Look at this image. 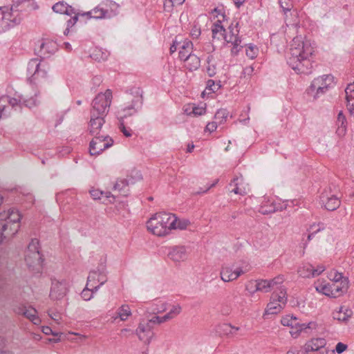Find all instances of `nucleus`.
<instances>
[{
  "label": "nucleus",
  "mask_w": 354,
  "mask_h": 354,
  "mask_svg": "<svg viewBox=\"0 0 354 354\" xmlns=\"http://www.w3.org/2000/svg\"><path fill=\"white\" fill-rule=\"evenodd\" d=\"M313 53L310 41L304 40L301 36H297L291 41L287 62L297 73L309 74L312 68L309 57Z\"/></svg>",
  "instance_id": "obj_1"
},
{
  "label": "nucleus",
  "mask_w": 354,
  "mask_h": 354,
  "mask_svg": "<svg viewBox=\"0 0 354 354\" xmlns=\"http://www.w3.org/2000/svg\"><path fill=\"white\" fill-rule=\"evenodd\" d=\"M238 26L239 23H236L234 26L232 24L228 27V33L226 32V30L221 24V20H217L214 22L212 27L213 39H217L218 40L223 39L226 42L232 44L231 53L233 55H236L243 47L241 45V37L239 36V29Z\"/></svg>",
  "instance_id": "obj_2"
},
{
  "label": "nucleus",
  "mask_w": 354,
  "mask_h": 354,
  "mask_svg": "<svg viewBox=\"0 0 354 354\" xmlns=\"http://www.w3.org/2000/svg\"><path fill=\"white\" fill-rule=\"evenodd\" d=\"M177 217L175 214L161 212L153 215L147 223L148 230L154 235L163 236L175 230Z\"/></svg>",
  "instance_id": "obj_3"
},
{
  "label": "nucleus",
  "mask_w": 354,
  "mask_h": 354,
  "mask_svg": "<svg viewBox=\"0 0 354 354\" xmlns=\"http://www.w3.org/2000/svg\"><path fill=\"white\" fill-rule=\"evenodd\" d=\"M21 218V214L15 208L0 213V243L3 239L12 236L18 232Z\"/></svg>",
  "instance_id": "obj_4"
},
{
  "label": "nucleus",
  "mask_w": 354,
  "mask_h": 354,
  "mask_svg": "<svg viewBox=\"0 0 354 354\" xmlns=\"http://www.w3.org/2000/svg\"><path fill=\"white\" fill-rule=\"evenodd\" d=\"M112 101V92L107 89L104 93H99L92 102L91 115L93 117L100 116L104 118L109 112Z\"/></svg>",
  "instance_id": "obj_5"
},
{
  "label": "nucleus",
  "mask_w": 354,
  "mask_h": 354,
  "mask_svg": "<svg viewBox=\"0 0 354 354\" xmlns=\"http://www.w3.org/2000/svg\"><path fill=\"white\" fill-rule=\"evenodd\" d=\"M118 5L112 1L107 0L88 12H82V17L86 19L111 18L117 14Z\"/></svg>",
  "instance_id": "obj_6"
},
{
  "label": "nucleus",
  "mask_w": 354,
  "mask_h": 354,
  "mask_svg": "<svg viewBox=\"0 0 354 354\" xmlns=\"http://www.w3.org/2000/svg\"><path fill=\"white\" fill-rule=\"evenodd\" d=\"M281 323L283 326L290 327V333L294 338H297L302 332L308 333L310 330L315 329L317 326L314 322L300 324L297 318L292 316L283 317Z\"/></svg>",
  "instance_id": "obj_7"
},
{
  "label": "nucleus",
  "mask_w": 354,
  "mask_h": 354,
  "mask_svg": "<svg viewBox=\"0 0 354 354\" xmlns=\"http://www.w3.org/2000/svg\"><path fill=\"white\" fill-rule=\"evenodd\" d=\"M21 21L20 14L12 7L10 10L7 7H0V33L20 24Z\"/></svg>",
  "instance_id": "obj_8"
},
{
  "label": "nucleus",
  "mask_w": 354,
  "mask_h": 354,
  "mask_svg": "<svg viewBox=\"0 0 354 354\" xmlns=\"http://www.w3.org/2000/svg\"><path fill=\"white\" fill-rule=\"evenodd\" d=\"M49 66L44 62L38 59H32L28 64L27 71L30 75L28 80L30 83H35L47 77Z\"/></svg>",
  "instance_id": "obj_9"
},
{
  "label": "nucleus",
  "mask_w": 354,
  "mask_h": 354,
  "mask_svg": "<svg viewBox=\"0 0 354 354\" xmlns=\"http://www.w3.org/2000/svg\"><path fill=\"white\" fill-rule=\"evenodd\" d=\"M142 91L140 88H138L131 100V104L118 111V118L123 120L124 118L135 115L142 109Z\"/></svg>",
  "instance_id": "obj_10"
},
{
  "label": "nucleus",
  "mask_w": 354,
  "mask_h": 354,
  "mask_svg": "<svg viewBox=\"0 0 354 354\" xmlns=\"http://www.w3.org/2000/svg\"><path fill=\"white\" fill-rule=\"evenodd\" d=\"M334 77L331 75H326L315 78L308 89L309 94H314V97H319L324 94L333 84Z\"/></svg>",
  "instance_id": "obj_11"
},
{
  "label": "nucleus",
  "mask_w": 354,
  "mask_h": 354,
  "mask_svg": "<svg viewBox=\"0 0 354 354\" xmlns=\"http://www.w3.org/2000/svg\"><path fill=\"white\" fill-rule=\"evenodd\" d=\"M93 136V138L89 145V153L91 156L99 155L104 150L113 145V140L107 134L102 133Z\"/></svg>",
  "instance_id": "obj_12"
},
{
  "label": "nucleus",
  "mask_w": 354,
  "mask_h": 354,
  "mask_svg": "<svg viewBox=\"0 0 354 354\" xmlns=\"http://www.w3.org/2000/svg\"><path fill=\"white\" fill-rule=\"evenodd\" d=\"M107 281L106 266L101 264L97 270H91L87 278L86 286L91 287L92 292H97L100 287Z\"/></svg>",
  "instance_id": "obj_13"
},
{
  "label": "nucleus",
  "mask_w": 354,
  "mask_h": 354,
  "mask_svg": "<svg viewBox=\"0 0 354 354\" xmlns=\"http://www.w3.org/2000/svg\"><path fill=\"white\" fill-rule=\"evenodd\" d=\"M320 201L322 205L329 211L337 209L341 204L339 197L334 193H332L330 189H326L322 193Z\"/></svg>",
  "instance_id": "obj_14"
},
{
  "label": "nucleus",
  "mask_w": 354,
  "mask_h": 354,
  "mask_svg": "<svg viewBox=\"0 0 354 354\" xmlns=\"http://www.w3.org/2000/svg\"><path fill=\"white\" fill-rule=\"evenodd\" d=\"M326 340L322 337L312 338L308 340L304 346L303 348L305 353H317L328 354V350L326 348Z\"/></svg>",
  "instance_id": "obj_15"
},
{
  "label": "nucleus",
  "mask_w": 354,
  "mask_h": 354,
  "mask_svg": "<svg viewBox=\"0 0 354 354\" xmlns=\"http://www.w3.org/2000/svg\"><path fill=\"white\" fill-rule=\"evenodd\" d=\"M135 333L138 339L146 344H149L154 336L153 326L148 321L147 322H140Z\"/></svg>",
  "instance_id": "obj_16"
},
{
  "label": "nucleus",
  "mask_w": 354,
  "mask_h": 354,
  "mask_svg": "<svg viewBox=\"0 0 354 354\" xmlns=\"http://www.w3.org/2000/svg\"><path fill=\"white\" fill-rule=\"evenodd\" d=\"M68 291V284L65 281H53L52 282L50 297L53 300H59L64 298Z\"/></svg>",
  "instance_id": "obj_17"
},
{
  "label": "nucleus",
  "mask_w": 354,
  "mask_h": 354,
  "mask_svg": "<svg viewBox=\"0 0 354 354\" xmlns=\"http://www.w3.org/2000/svg\"><path fill=\"white\" fill-rule=\"evenodd\" d=\"M25 261L30 270L35 272L41 271L43 259L40 252L26 253Z\"/></svg>",
  "instance_id": "obj_18"
},
{
  "label": "nucleus",
  "mask_w": 354,
  "mask_h": 354,
  "mask_svg": "<svg viewBox=\"0 0 354 354\" xmlns=\"http://www.w3.org/2000/svg\"><path fill=\"white\" fill-rule=\"evenodd\" d=\"M37 104V100L36 97H31L26 99L23 96H19L18 98L8 97V106H12V108L17 110V107L21 109L23 106L32 108Z\"/></svg>",
  "instance_id": "obj_19"
},
{
  "label": "nucleus",
  "mask_w": 354,
  "mask_h": 354,
  "mask_svg": "<svg viewBox=\"0 0 354 354\" xmlns=\"http://www.w3.org/2000/svg\"><path fill=\"white\" fill-rule=\"evenodd\" d=\"M57 50L58 45L55 41L48 39H43L39 46V56L44 59L49 57Z\"/></svg>",
  "instance_id": "obj_20"
},
{
  "label": "nucleus",
  "mask_w": 354,
  "mask_h": 354,
  "mask_svg": "<svg viewBox=\"0 0 354 354\" xmlns=\"http://www.w3.org/2000/svg\"><path fill=\"white\" fill-rule=\"evenodd\" d=\"M169 259L175 263L184 261L187 259L188 254L187 248L183 245L171 247L167 254Z\"/></svg>",
  "instance_id": "obj_21"
},
{
  "label": "nucleus",
  "mask_w": 354,
  "mask_h": 354,
  "mask_svg": "<svg viewBox=\"0 0 354 354\" xmlns=\"http://www.w3.org/2000/svg\"><path fill=\"white\" fill-rule=\"evenodd\" d=\"M179 58L186 62V66L189 71L196 70L200 66V58L193 53L187 55L183 51L179 52Z\"/></svg>",
  "instance_id": "obj_22"
},
{
  "label": "nucleus",
  "mask_w": 354,
  "mask_h": 354,
  "mask_svg": "<svg viewBox=\"0 0 354 354\" xmlns=\"http://www.w3.org/2000/svg\"><path fill=\"white\" fill-rule=\"evenodd\" d=\"M348 288V279H343L340 283L330 282V297L337 298L344 292H346Z\"/></svg>",
  "instance_id": "obj_23"
},
{
  "label": "nucleus",
  "mask_w": 354,
  "mask_h": 354,
  "mask_svg": "<svg viewBox=\"0 0 354 354\" xmlns=\"http://www.w3.org/2000/svg\"><path fill=\"white\" fill-rule=\"evenodd\" d=\"M104 122V118L102 117H93V115H91V119L88 123V131L90 134L91 136L100 135L101 129Z\"/></svg>",
  "instance_id": "obj_24"
},
{
  "label": "nucleus",
  "mask_w": 354,
  "mask_h": 354,
  "mask_svg": "<svg viewBox=\"0 0 354 354\" xmlns=\"http://www.w3.org/2000/svg\"><path fill=\"white\" fill-rule=\"evenodd\" d=\"M336 134L339 138H343L347 131V121L342 111H340L337 118L336 121Z\"/></svg>",
  "instance_id": "obj_25"
},
{
  "label": "nucleus",
  "mask_w": 354,
  "mask_h": 354,
  "mask_svg": "<svg viewBox=\"0 0 354 354\" xmlns=\"http://www.w3.org/2000/svg\"><path fill=\"white\" fill-rule=\"evenodd\" d=\"M53 10L56 13L72 16L75 13V8L68 5L64 1H59L53 5Z\"/></svg>",
  "instance_id": "obj_26"
},
{
  "label": "nucleus",
  "mask_w": 354,
  "mask_h": 354,
  "mask_svg": "<svg viewBox=\"0 0 354 354\" xmlns=\"http://www.w3.org/2000/svg\"><path fill=\"white\" fill-rule=\"evenodd\" d=\"M352 310L345 306H340L338 310L333 313V317L335 319L346 322L352 316Z\"/></svg>",
  "instance_id": "obj_27"
},
{
  "label": "nucleus",
  "mask_w": 354,
  "mask_h": 354,
  "mask_svg": "<svg viewBox=\"0 0 354 354\" xmlns=\"http://www.w3.org/2000/svg\"><path fill=\"white\" fill-rule=\"evenodd\" d=\"M230 186L234 185V188L232 189V192L239 195H245L247 194L246 187L243 185V180L242 177H236L232 180Z\"/></svg>",
  "instance_id": "obj_28"
},
{
  "label": "nucleus",
  "mask_w": 354,
  "mask_h": 354,
  "mask_svg": "<svg viewBox=\"0 0 354 354\" xmlns=\"http://www.w3.org/2000/svg\"><path fill=\"white\" fill-rule=\"evenodd\" d=\"M272 301L280 303L286 306L287 302V292L286 289L282 286L274 290L270 297Z\"/></svg>",
  "instance_id": "obj_29"
},
{
  "label": "nucleus",
  "mask_w": 354,
  "mask_h": 354,
  "mask_svg": "<svg viewBox=\"0 0 354 354\" xmlns=\"http://www.w3.org/2000/svg\"><path fill=\"white\" fill-rule=\"evenodd\" d=\"M23 316L30 320L34 324H39L41 319L37 316V312L35 308L29 306L26 307Z\"/></svg>",
  "instance_id": "obj_30"
},
{
  "label": "nucleus",
  "mask_w": 354,
  "mask_h": 354,
  "mask_svg": "<svg viewBox=\"0 0 354 354\" xmlns=\"http://www.w3.org/2000/svg\"><path fill=\"white\" fill-rule=\"evenodd\" d=\"M299 275L303 278L314 277L313 266L310 263H304L297 270Z\"/></svg>",
  "instance_id": "obj_31"
},
{
  "label": "nucleus",
  "mask_w": 354,
  "mask_h": 354,
  "mask_svg": "<svg viewBox=\"0 0 354 354\" xmlns=\"http://www.w3.org/2000/svg\"><path fill=\"white\" fill-rule=\"evenodd\" d=\"M82 12H80L78 10L75 8V13H73L71 18L66 21L67 27L64 31V34L65 35H67L69 33L70 29L77 22L78 18L80 17H82Z\"/></svg>",
  "instance_id": "obj_32"
},
{
  "label": "nucleus",
  "mask_w": 354,
  "mask_h": 354,
  "mask_svg": "<svg viewBox=\"0 0 354 354\" xmlns=\"http://www.w3.org/2000/svg\"><path fill=\"white\" fill-rule=\"evenodd\" d=\"M284 306H285V305L281 304L278 302H275L274 301H272V299H270V301L267 305V308H266V313L268 314H272V315L277 314L278 313H279L281 310V309L283 308Z\"/></svg>",
  "instance_id": "obj_33"
},
{
  "label": "nucleus",
  "mask_w": 354,
  "mask_h": 354,
  "mask_svg": "<svg viewBox=\"0 0 354 354\" xmlns=\"http://www.w3.org/2000/svg\"><path fill=\"white\" fill-rule=\"evenodd\" d=\"M221 279L225 282L234 281L232 268L228 266H223L220 272Z\"/></svg>",
  "instance_id": "obj_34"
},
{
  "label": "nucleus",
  "mask_w": 354,
  "mask_h": 354,
  "mask_svg": "<svg viewBox=\"0 0 354 354\" xmlns=\"http://www.w3.org/2000/svg\"><path fill=\"white\" fill-rule=\"evenodd\" d=\"M272 287V282H270L268 280H259L257 281L255 283V291H263L267 292L270 290V288Z\"/></svg>",
  "instance_id": "obj_35"
},
{
  "label": "nucleus",
  "mask_w": 354,
  "mask_h": 354,
  "mask_svg": "<svg viewBox=\"0 0 354 354\" xmlns=\"http://www.w3.org/2000/svg\"><path fill=\"white\" fill-rule=\"evenodd\" d=\"M129 183H133V180L131 179H122L116 182V183L114 185L115 189H118L122 194L124 196H127V192L124 190V189L128 187Z\"/></svg>",
  "instance_id": "obj_36"
},
{
  "label": "nucleus",
  "mask_w": 354,
  "mask_h": 354,
  "mask_svg": "<svg viewBox=\"0 0 354 354\" xmlns=\"http://www.w3.org/2000/svg\"><path fill=\"white\" fill-rule=\"evenodd\" d=\"M118 316L122 321H125L131 315V309L128 305H122L118 310Z\"/></svg>",
  "instance_id": "obj_37"
},
{
  "label": "nucleus",
  "mask_w": 354,
  "mask_h": 354,
  "mask_svg": "<svg viewBox=\"0 0 354 354\" xmlns=\"http://www.w3.org/2000/svg\"><path fill=\"white\" fill-rule=\"evenodd\" d=\"M229 112L227 109H221L216 111L214 118L218 123L222 124L226 121Z\"/></svg>",
  "instance_id": "obj_38"
},
{
  "label": "nucleus",
  "mask_w": 354,
  "mask_h": 354,
  "mask_svg": "<svg viewBox=\"0 0 354 354\" xmlns=\"http://www.w3.org/2000/svg\"><path fill=\"white\" fill-rule=\"evenodd\" d=\"M259 49L256 46L251 44L247 45L245 54L250 59H254L258 55Z\"/></svg>",
  "instance_id": "obj_39"
},
{
  "label": "nucleus",
  "mask_w": 354,
  "mask_h": 354,
  "mask_svg": "<svg viewBox=\"0 0 354 354\" xmlns=\"http://www.w3.org/2000/svg\"><path fill=\"white\" fill-rule=\"evenodd\" d=\"M8 96H2L0 97V118L2 116H6V109L8 106Z\"/></svg>",
  "instance_id": "obj_40"
},
{
  "label": "nucleus",
  "mask_w": 354,
  "mask_h": 354,
  "mask_svg": "<svg viewBox=\"0 0 354 354\" xmlns=\"http://www.w3.org/2000/svg\"><path fill=\"white\" fill-rule=\"evenodd\" d=\"M90 194L94 200L100 199L101 196H102L103 194H105V196L106 198L111 197L114 200V196L111 195L110 192H104L99 189H92L90 191Z\"/></svg>",
  "instance_id": "obj_41"
},
{
  "label": "nucleus",
  "mask_w": 354,
  "mask_h": 354,
  "mask_svg": "<svg viewBox=\"0 0 354 354\" xmlns=\"http://www.w3.org/2000/svg\"><path fill=\"white\" fill-rule=\"evenodd\" d=\"M179 48V52L183 51L184 53H187V55H189V53H192L193 50V44L189 40H185L183 41L182 46H180Z\"/></svg>",
  "instance_id": "obj_42"
},
{
  "label": "nucleus",
  "mask_w": 354,
  "mask_h": 354,
  "mask_svg": "<svg viewBox=\"0 0 354 354\" xmlns=\"http://www.w3.org/2000/svg\"><path fill=\"white\" fill-rule=\"evenodd\" d=\"M39 252V241L37 239H33L28 246V250L26 253Z\"/></svg>",
  "instance_id": "obj_43"
},
{
  "label": "nucleus",
  "mask_w": 354,
  "mask_h": 354,
  "mask_svg": "<svg viewBox=\"0 0 354 354\" xmlns=\"http://www.w3.org/2000/svg\"><path fill=\"white\" fill-rule=\"evenodd\" d=\"M181 312V307L179 305L174 306L172 308L169 310L168 313H167L165 315L167 317H168V320H170L175 317H176L178 315H179Z\"/></svg>",
  "instance_id": "obj_44"
},
{
  "label": "nucleus",
  "mask_w": 354,
  "mask_h": 354,
  "mask_svg": "<svg viewBox=\"0 0 354 354\" xmlns=\"http://www.w3.org/2000/svg\"><path fill=\"white\" fill-rule=\"evenodd\" d=\"M167 321H168V317H167L165 315L162 317L153 316L151 319L148 320L151 326L153 324H160Z\"/></svg>",
  "instance_id": "obj_45"
},
{
  "label": "nucleus",
  "mask_w": 354,
  "mask_h": 354,
  "mask_svg": "<svg viewBox=\"0 0 354 354\" xmlns=\"http://www.w3.org/2000/svg\"><path fill=\"white\" fill-rule=\"evenodd\" d=\"M94 292H92L91 288H88L86 286V288L82 290L81 296L85 301H88L91 299Z\"/></svg>",
  "instance_id": "obj_46"
},
{
  "label": "nucleus",
  "mask_w": 354,
  "mask_h": 354,
  "mask_svg": "<svg viewBox=\"0 0 354 354\" xmlns=\"http://www.w3.org/2000/svg\"><path fill=\"white\" fill-rule=\"evenodd\" d=\"M119 128L120 129V131L122 132V133L126 136V137H131L132 133V131L131 129L129 128H127L125 126H124V121L122 120H120V126H119Z\"/></svg>",
  "instance_id": "obj_47"
},
{
  "label": "nucleus",
  "mask_w": 354,
  "mask_h": 354,
  "mask_svg": "<svg viewBox=\"0 0 354 354\" xmlns=\"http://www.w3.org/2000/svg\"><path fill=\"white\" fill-rule=\"evenodd\" d=\"M190 224V222L187 219L178 220L175 225V229L185 230Z\"/></svg>",
  "instance_id": "obj_48"
},
{
  "label": "nucleus",
  "mask_w": 354,
  "mask_h": 354,
  "mask_svg": "<svg viewBox=\"0 0 354 354\" xmlns=\"http://www.w3.org/2000/svg\"><path fill=\"white\" fill-rule=\"evenodd\" d=\"M26 306L24 304H15L12 306V310L15 313L20 315H23Z\"/></svg>",
  "instance_id": "obj_49"
},
{
  "label": "nucleus",
  "mask_w": 354,
  "mask_h": 354,
  "mask_svg": "<svg viewBox=\"0 0 354 354\" xmlns=\"http://www.w3.org/2000/svg\"><path fill=\"white\" fill-rule=\"evenodd\" d=\"M324 229V224L319 223L318 224H313V225H310V227L308 229V232H311L312 233H313L315 235L317 232L323 230Z\"/></svg>",
  "instance_id": "obj_50"
},
{
  "label": "nucleus",
  "mask_w": 354,
  "mask_h": 354,
  "mask_svg": "<svg viewBox=\"0 0 354 354\" xmlns=\"http://www.w3.org/2000/svg\"><path fill=\"white\" fill-rule=\"evenodd\" d=\"M348 109L351 112L354 109V95L346 94Z\"/></svg>",
  "instance_id": "obj_51"
},
{
  "label": "nucleus",
  "mask_w": 354,
  "mask_h": 354,
  "mask_svg": "<svg viewBox=\"0 0 354 354\" xmlns=\"http://www.w3.org/2000/svg\"><path fill=\"white\" fill-rule=\"evenodd\" d=\"M317 290L322 292L324 295L330 297V283L325 285H321L319 288H317Z\"/></svg>",
  "instance_id": "obj_52"
},
{
  "label": "nucleus",
  "mask_w": 354,
  "mask_h": 354,
  "mask_svg": "<svg viewBox=\"0 0 354 354\" xmlns=\"http://www.w3.org/2000/svg\"><path fill=\"white\" fill-rule=\"evenodd\" d=\"M223 331L227 334H234L235 331L239 330V328L232 326L230 324H223L222 326Z\"/></svg>",
  "instance_id": "obj_53"
},
{
  "label": "nucleus",
  "mask_w": 354,
  "mask_h": 354,
  "mask_svg": "<svg viewBox=\"0 0 354 354\" xmlns=\"http://www.w3.org/2000/svg\"><path fill=\"white\" fill-rule=\"evenodd\" d=\"M205 113V109L203 107L193 106L192 111L190 113H192L194 115H201Z\"/></svg>",
  "instance_id": "obj_54"
},
{
  "label": "nucleus",
  "mask_w": 354,
  "mask_h": 354,
  "mask_svg": "<svg viewBox=\"0 0 354 354\" xmlns=\"http://www.w3.org/2000/svg\"><path fill=\"white\" fill-rule=\"evenodd\" d=\"M207 73L209 77H213L216 75V66L214 64H210L209 62L208 61V66L207 67Z\"/></svg>",
  "instance_id": "obj_55"
},
{
  "label": "nucleus",
  "mask_w": 354,
  "mask_h": 354,
  "mask_svg": "<svg viewBox=\"0 0 354 354\" xmlns=\"http://www.w3.org/2000/svg\"><path fill=\"white\" fill-rule=\"evenodd\" d=\"M133 334H136L134 330H132L130 328H123V329H122L120 330V335L122 337H128L130 335H132Z\"/></svg>",
  "instance_id": "obj_56"
},
{
  "label": "nucleus",
  "mask_w": 354,
  "mask_h": 354,
  "mask_svg": "<svg viewBox=\"0 0 354 354\" xmlns=\"http://www.w3.org/2000/svg\"><path fill=\"white\" fill-rule=\"evenodd\" d=\"M346 348H347L346 344L342 343V342H339L336 345L335 351L337 353L340 354V353H342L344 351H346Z\"/></svg>",
  "instance_id": "obj_57"
},
{
  "label": "nucleus",
  "mask_w": 354,
  "mask_h": 354,
  "mask_svg": "<svg viewBox=\"0 0 354 354\" xmlns=\"http://www.w3.org/2000/svg\"><path fill=\"white\" fill-rule=\"evenodd\" d=\"M220 86H216L214 84V81L212 80H209L207 82V88L212 91V92H215L217 89H218Z\"/></svg>",
  "instance_id": "obj_58"
},
{
  "label": "nucleus",
  "mask_w": 354,
  "mask_h": 354,
  "mask_svg": "<svg viewBox=\"0 0 354 354\" xmlns=\"http://www.w3.org/2000/svg\"><path fill=\"white\" fill-rule=\"evenodd\" d=\"M217 122H209L205 127V130L210 133L214 131L217 128Z\"/></svg>",
  "instance_id": "obj_59"
},
{
  "label": "nucleus",
  "mask_w": 354,
  "mask_h": 354,
  "mask_svg": "<svg viewBox=\"0 0 354 354\" xmlns=\"http://www.w3.org/2000/svg\"><path fill=\"white\" fill-rule=\"evenodd\" d=\"M347 279V278L344 277L342 273L335 272L331 282L340 283V281H342L343 279Z\"/></svg>",
  "instance_id": "obj_60"
},
{
  "label": "nucleus",
  "mask_w": 354,
  "mask_h": 354,
  "mask_svg": "<svg viewBox=\"0 0 354 354\" xmlns=\"http://www.w3.org/2000/svg\"><path fill=\"white\" fill-rule=\"evenodd\" d=\"M325 270V267L324 266H318L316 268L313 267V273H314V277L319 276L320 274H322Z\"/></svg>",
  "instance_id": "obj_61"
},
{
  "label": "nucleus",
  "mask_w": 354,
  "mask_h": 354,
  "mask_svg": "<svg viewBox=\"0 0 354 354\" xmlns=\"http://www.w3.org/2000/svg\"><path fill=\"white\" fill-rule=\"evenodd\" d=\"M48 315L52 319H53L56 323L59 324V320L61 319V317L59 313H51L48 312Z\"/></svg>",
  "instance_id": "obj_62"
},
{
  "label": "nucleus",
  "mask_w": 354,
  "mask_h": 354,
  "mask_svg": "<svg viewBox=\"0 0 354 354\" xmlns=\"http://www.w3.org/2000/svg\"><path fill=\"white\" fill-rule=\"evenodd\" d=\"M42 332L45 333L46 335H50L52 334L54 336H57L58 333H55L53 331L50 327L49 326H43L42 328Z\"/></svg>",
  "instance_id": "obj_63"
},
{
  "label": "nucleus",
  "mask_w": 354,
  "mask_h": 354,
  "mask_svg": "<svg viewBox=\"0 0 354 354\" xmlns=\"http://www.w3.org/2000/svg\"><path fill=\"white\" fill-rule=\"evenodd\" d=\"M346 94H353L354 95V83L348 84L345 89Z\"/></svg>",
  "instance_id": "obj_64"
}]
</instances>
